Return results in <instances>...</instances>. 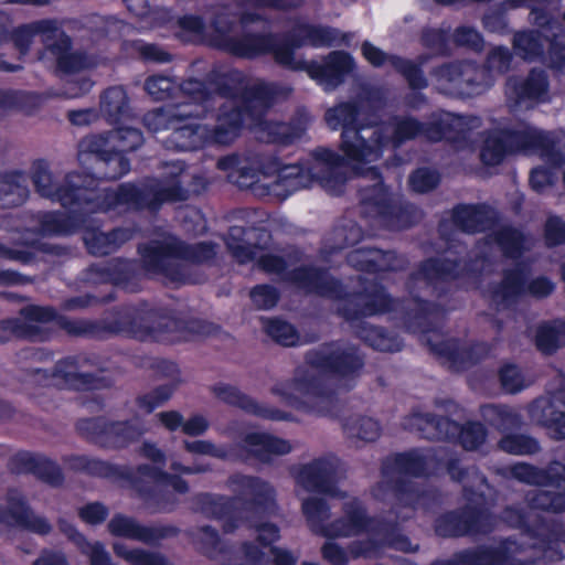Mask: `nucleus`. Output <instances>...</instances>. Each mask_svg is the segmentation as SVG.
Instances as JSON below:
<instances>
[{"mask_svg": "<svg viewBox=\"0 0 565 565\" xmlns=\"http://www.w3.org/2000/svg\"><path fill=\"white\" fill-rule=\"evenodd\" d=\"M382 428L379 422L369 416L355 415L344 424L347 437L356 446L375 441L381 435Z\"/></svg>", "mask_w": 565, "mask_h": 565, "instance_id": "obj_40", "label": "nucleus"}, {"mask_svg": "<svg viewBox=\"0 0 565 565\" xmlns=\"http://www.w3.org/2000/svg\"><path fill=\"white\" fill-rule=\"evenodd\" d=\"M132 237L129 230L118 228L109 233L99 230H86L84 242L90 254L103 256L115 252L121 244Z\"/></svg>", "mask_w": 565, "mask_h": 565, "instance_id": "obj_38", "label": "nucleus"}, {"mask_svg": "<svg viewBox=\"0 0 565 565\" xmlns=\"http://www.w3.org/2000/svg\"><path fill=\"white\" fill-rule=\"evenodd\" d=\"M554 287V284L544 276L536 277L526 285L524 270L518 267L504 274L501 285L490 291V297L498 307H505L523 294L536 298L546 297L553 292Z\"/></svg>", "mask_w": 565, "mask_h": 565, "instance_id": "obj_23", "label": "nucleus"}, {"mask_svg": "<svg viewBox=\"0 0 565 565\" xmlns=\"http://www.w3.org/2000/svg\"><path fill=\"white\" fill-rule=\"evenodd\" d=\"M499 448L511 455H531L539 450V444L525 435H507L499 441Z\"/></svg>", "mask_w": 565, "mask_h": 565, "instance_id": "obj_62", "label": "nucleus"}, {"mask_svg": "<svg viewBox=\"0 0 565 565\" xmlns=\"http://www.w3.org/2000/svg\"><path fill=\"white\" fill-rule=\"evenodd\" d=\"M266 333L281 345L291 347L298 343L299 337L295 328L278 319H268L264 321Z\"/></svg>", "mask_w": 565, "mask_h": 565, "instance_id": "obj_60", "label": "nucleus"}, {"mask_svg": "<svg viewBox=\"0 0 565 565\" xmlns=\"http://www.w3.org/2000/svg\"><path fill=\"white\" fill-rule=\"evenodd\" d=\"M381 126L386 128V130H384V136H387L390 145H393L394 147L399 146L406 140L413 139L418 135H424L427 138V129L436 128L431 125V119L426 125H422L411 117L397 118L392 125Z\"/></svg>", "mask_w": 565, "mask_h": 565, "instance_id": "obj_39", "label": "nucleus"}, {"mask_svg": "<svg viewBox=\"0 0 565 565\" xmlns=\"http://www.w3.org/2000/svg\"><path fill=\"white\" fill-rule=\"evenodd\" d=\"M454 220L463 232L473 233L484 230L490 217L483 206L463 205L455 210Z\"/></svg>", "mask_w": 565, "mask_h": 565, "instance_id": "obj_48", "label": "nucleus"}, {"mask_svg": "<svg viewBox=\"0 0 565 565\" xmlns=\"http://www.w3.org/2000/svg\"><path fill=\"white\" fill-rule=\"evenodd\" d=\"M459 267L454 260L430 259L423 265L422 270L413 277V281L418 285L430 286L435 280H446L458 275L456 268Z\"/></svg>", "mask_w": 565, "mask_h": 565, "instance_id": "obj_43", "label": "nucleus"}, {"mask_svg": "<svg viewBox=\"0 0 565 565\" xmlns=\"http://www.w3.org/2000/svg\"><path fill=\"white\" fill-rule=\"evenodd\" d=\"M85 363L86 360L76 358L62 360L54 366L53 377H61L66 382L81 380L84 385L97 387L96 376L85 370Z\"/></svg>", "mask_w": 565, "mask_h": 565, "instance_id": "obj_47", "label": "nucleus"}, {"mask_svg": "<svg viewBox=\"0 0 565 565\" xmlns=\"http://www.w3.org/2000/svg\"><path fill=\"white\" fill-rule=\"evenodd\" d=\"M35 35H40L41 42L44 45V52L40 55V60H46L49 57V53L54 46L55 40L65 41L63 30L55 21H36L18 29L14 33V45L22 55L29 52Z\"/></svg>", "mask_w": 565, "mask_h": 565, "instance_id": "obj_29", "label": "nucleus"}, {"mask_svg": "<svg viewBox=\"0 0 565 565\" xmlns=\"http://www.w3.org/2000/svg\"><path fill=\"white\" fill-rule=\"evenodd\" d=\"M431 76L439 92L455 96L478 95L492 86L491 76L467 61L443 64L433 71Z\"/></svg>", "mask_w": 565, "mask_h": 565, "instance_id": "obj_18", "label": "nucleus"}, {"mask_svg": "<svg viewBox=\"0 0 565 565\" xmlns=\"http://www.w3.org/2000/svg\"><path fill=\"white\" fill-rule=\"evenodd\" d=\"M258 545L252 542H245L242 545V564L241 565H270V559L265 550L268 548L270 555L274 558L275 565H294L297 561V556L291 552L277 547H269V545H263L257 539Z\"/></svg>", "mask_w": 565, "mask_h": 565, "instance_id": "obj_35", "label": "nucleus"}, {"mask_svg": "<svg viewBox=\"0 0 565 565\" xmlns=\"http://www.w3.org/2000/svg\"><path fill=\"white\" fill-rule=\"evenodd\" d=\"M499 377L502 388L511 394L521 392L534 382L533 377L527 376L514 364L502 366Z\"/></svg>", "mask_w": 565, "mask_h": 565, "instance_id": "obj_54", "label": "nucleus"}, {"mask_svg": "<svg viewBox=\"0 0 565 565\" xmlns=\"http://www.w3.org/2000/svg\"><path fill=\"white\" fill-rule=\"evenodd\" d=\"M514 150L539 151L553 166L565 164L563 156L554 151L553 136L524 122L514 129L490 131L483 140L480 158L484 164L497 166Z\"/></svg>", "mask_w": 565, "mask_h": 565, "instance_id": "obj_15", "label": "nucleus"}, {"mask_svg": "<svg viewBox=\"0 0 565 565\" xmlns=\"http://www.w3.org/2000/svg\"><path fill=\"white\" fill-rule=\"evenodd\" d=\"M8 511L0 507V524H13L39 534L51 532V524L42 516L35 515L18 490L8 492Z\"/></svg>", "mask_w": 565, "mask_h": 565, "instance_id": "obj_26", "label": "nucleus"}, {"mask_svg": "<svg viewBox=\"0 0 565 565\" xmlns=\"http://www.w3.org/2000/svg\"><path fill=\"white\" fill-rule=\"evenodd\" d=\"M28 194V178L22 171L0 173V200L13 195L11 203L20 205L26 200Z\"/></svg>", "mask_w": 565, "mask_h": 565, "instance_id": "obj_49", "label": "nucleus"}, {"mask_svg": "<svg viewBox=\"0 0 565 565\" xmlns=\"http://www.w3.org/2000/svg\"><path fill=\"white\" fill-rule=\"evenodd\" d=\"M452 479L463 482L465 497L468 504L460 512H451L436 521L435 531L444 537L466 534H481L492 531L495 520L489 514L484 501L489 487L476 469L463 470L458 462L447 465Z\"/></svg>", "mask_w": 565, "mask_h": 565, "instance_id": "obj_10", "label": "nucleus"}, {"mask_svg": "<svg viewBox=\"0 0 565 565\" xmlns=\"http://www.w3.org/2000/svg\"><path fill=\"white\" fill-rule=\"evenodd\" d=\"M392 301L384 290L377 286H372L364 294L351 296L349 306L354 308H343V315L348 319H354L360 316H373L391 309Z\"/></svg>", "mask_w": 565, "mask_h": 565, "instance_id": "obj_32", "label": "nucleus"}, {"mask_svg": "<svg viewBox=\"0 0 565 565\" xmlns=\"http://www.w3.org/2000/svg\"><path fill=\"white\" fill-rule=\"evenodd\" d=\"M548 82L545 72L534 68L526 78L510 77L505 86V95L511 108H531L535 103L545 100Z\"/></svg>", "mask_w": 565, "mask_h": 565, "instance_id": "obj_24", "label": "nucleus"}, {"mask_svg": "<svg viewBox=\"0 0 565 565\" xmlns=\"http://www.w3.org/2000/svg\"><path fill=\"white\" fill-rule=\"evenodd\" d=\"M513 55L505 46H495L490 50L483 68L493 81L495 75H502L511 68Z\"/></svg>", "mask_w": 565, "mask_h": 565, "instance_id": "obj_61", "label": "nucleus"}, {"mask_svg": "<svg viewBox=\"0 0 565 565\" xmlns=\"http://www.w3.org/2000/svg\"><path fill=\"white\" fill-rule=\"evenodd\" d=\"M362 54L375 67L392 66L407 79L409 86L414 89H422L427 86V79L422 71L409 60H404L396 55H387L367 41L362 44Z\"/></svg>", "mask_w": 565, "mask_h": 565, "instance_id": "obj_28", "label": "nucleus"}, {"mask_svg": "<svg viewBox=\"0 0 565 565\" xmlns=\"http://www.w3.org/2000/svg\"><path fill=\"white\" fill-rule=\"evenodd\" d=\"M72 466L76 469L87 470L89 473L106 478L127 477L132 479L135 488L145 495H156L163 489L171 487L179 493L188 491V484L184 480L170 476L160 468L147 465L140 466L134 477L127 469L109 465L105 461L89 459L87 457H76L73 459Z\"/></svg>", "mask_w": 565, "mask_h": 565, "instance_id": "obj_16", "label": "nucleus"}, {"mask_svg": "<svg viewBox=\"0 0 565 565\" xmlns=\"http://www.w3.org/2000/svg\"><path fill=\"white\" fill-rule=\"evenodd\" d=\"M100 111L111 124H119L132 117L127 92L121 86L107 88L100 96Z\"/></svg>", "mask_w": 565, "mask_h": 565, "instance_id": "obj_37", "label": "nucleus"}, {"mask_svg": "<svg viewBox=\"0 0 565 565\" xmlns=\"http://www.w3.org/2000/svg\"><path fill=\"white\" fill-rule=\"evenodd\" d=\"M182 86H175L173 81L163 75H153L146 79L145 82V90L156 100H163L173 95L175 90L179 92L181 97L183 98V102H191L188 97L180 90V87Z\"/></svg>", "mask_w": 565, "mask_h": 565, "instance_id": "obj_53", "label": "nucleus"}, {"mask_svg": "<svg viewBox=\"0 0 565 565\" xmlns=\"http://www.w3.org/2000/svg\"><path fill=\"white\" fill-rule=\"evenodd\" d=\"M41 104V97L31 92L0 89V110L31 114Z\"/></svg>", "mask_w": 565, "mask_h": 565, "instance_id": "obj_46", "label": "nucleus"}, {"mask_svg": "<svg viewBox=\"0 0 565 565\" xmlns=\"http://www.w3.org/2000/svg\"><path fill=\"white\" fill-rule=\"evenodd\" d=\"M363 360L349 344H328L307 354L306 364L298 367L294 377L279 382L271 392L295 409L316 415H328L334 406L333 395L323 384L324 373L340 377L358 374Z\"/></svg>", "mask_w": 565, "mask_h": 565, "instance_id": "obj_5", "label": "nucleus"}, {"mask_svg": "<svg viewBox=\"0 0 565 565\" xmlns=\"http://www.w3.org/2000/svg\"><path fill=\"white\" fill-rule=\"evenodd\" d=\"M431 125L427 129V138L433 141L448 139L459 141L481 127V119L476 116H460L452 113L439 111L431 116Z\"/></svg>", "mask_w": 565, "mask_h": 565, "instance_id": "obj_25", "label": "nucleus"}, {"mask_svg": "<svg viewBox=\"0 0 565 565\" xmlns=\"http://www.w3.org/2000/svg\"><path fill=\"white\" fill-rule=\"evenodd\" d=\"M102 135L109 138L111 148L121 152L135 150L143 142L142 134L131 127H120L115 131Z\"/></svg>", "mask_w": 565, "mask_h": 565, "instance_id": "obj_56", "label": "nucleus"}, {"mask_svg": "<svg viewBox=\"0 0 565 565\" xmlns=\"http://www.w3.org/2000/svg\"><path fill=\"white\" fill-rule=\"evenodd\" d=\"M64 42L55 40L54 46L49 53L46 60H52L57 67L66 73L79 72L97 65L95 58L87 56L82 52L71 51V40L63 31Z\"/></svg>", "mask_w": 565, "mask_h": 565, "instance_id": "obj_33", "label": "nucleus"}, {"mask_svg": "<svg viewBox=\"0 0 565 565\" xmlns=\"http://www.w3.org/2000/svg\"><path fill=\"white\" fill-rule=\"evenodd\" d=\"M511 6H531V21L540 30H524L514 33L512 46L518 56L524 61H535L544 53L548 41L550 65L557 70L565 67V34L551 15L550 9L543 7L546 0H509Z\"/></svg>", "mask_w": 565, "mask_h": 565, "instance_id": "obj_11", "label": "nucleus"}, {"mask_svg": "<svg viewBox=\"0 0 565 565\" xmlns=\"http://www.w3.org/2000/svg\"><path fill=\"white\" fill-rule=\"evenodd\" d=\"M455 438L459 439L465 449L475 450L484 444L487 431L479 423H468L463 427L459 426V431Z\"/></svg>", "mask_w": 565, "mask_h": 565, "instance_id": "obj_64", "label": "nucleus"}, {"mask_svg": "<svg viewBox=\"0 0 565 565\" xmlns=\"http://www.w3.org/2000/svg\"><path fill=\"white\" fill-rule=\"evenodd\" d=\"M15 459L21 462L22 470L32 471L47 483L58 484L62 481L60 468L46 458L22 452Z\"/></svg>", "mask_w": 565, "mask_h": 565, "instance_id": "obj_44", "label": "nucleus"}, {"mask_svg": "<svg viewBox=\"0 0 565 565\" xmlns=\"http://www.w3.org/2000/svg\"><path fill=\"white\" fill-rule=\"evenodd\" d=\"M565 345V319L541 326L536 332V347L544 353H552Z\"/></svg>", "mask_w": 565, "mask_h": 565, "instance_id": "obj_51", "label": "nucleus"}, {"mask_svg": "<svg viewBox=\"0 0 565 565\" xmlns=\"http://www.w3.org/2000/svg\"><path fill=\"white\" fill-rule=\"evenodd\" d=\"M230 487L238 501L231 510L224 511L226 502L214 503L213 513L223 520V529L231 533L246 524L254 529L257 540L269 545L279 539V529L274 523L262 522V515L275 507L276 490L274 486L259 477L236 475L230 479Z\"/></svg>", "mask_w": 565, "mask_h": 565, "instance_id": "obj_8", "label": "nucleus"}, {"mask_svg": "<svg viewBox=\"0 0 565 565\" xmlns=\"http://www.w3.org/2000/svg\"><path fill=\"white\" fill-rule=\"evenodd\" d=\"M79 149L81 162H93L95 177L111 180L129 171V161L121 151L111 148L107 136H88L81 141Z\"/></svg>", "mask_w": 565, "mask_h": 565, "instance_id": "obj_22", "label": "nucleus"}, {"mask_svg": "<svg viewBox=\"0 0 565 565\" xmlns=\"http://www.w3.org/2000/svg\"><path fill=\"white\" fill-rule=\"evenodd\" d=\"M406 429L419 433L427 439H451L459 431V425L448 418H438L429 414L415 413L405 418Z\"/></svg>", "mask_w": 565, "mask_h": 565, "instance_id": "obj_31", "label": "nucleus"}, {"mask_svg": "<svg viewBox=\"0 0 565 565\" xmlns=\"http://www.w3.org/2000/svg\"><path fill=\"white\" fill-rule=\"evenodd\" d=\"M81 429L87 430V433L96 434V429L100 430L98 436L100 443L114 447H125L131 441L139 438L145 428L137 424L128 423H111L103 425L98 420H87L81 425Z\"/></svg>", "mask_w": 565, "mask_h": 565, "instance_id": "obj_30", "label": "nucleus"}, {"mask_svg": "<svg viewBox=\"0 0 565 565\" xmlns=\"http://www.w3.org/2000/svg\"><path fill=\"white\" fill-rule=\"evenodd\" d=\"M108 531L115 536L151 543L163 536L161 531L156 527L143 526L134 518L116 514L108 522Z\"/></svg>", "mask_w": 565, "mask_h": 565, "instance_id": "obj_36", "label": "nucleus"}, {"mask_svg": "<svg viewBox=\"0 0 565 565\" xmlns=\"http://www.w3.org/2000/svg\"><path fill=\"white\" fill-rule=\"evenodd\" d=\"M483 418L499 430H509L521 425V416L504 405H486L481 409Z\"/></svg>", "mask_w": 565, "mask_h": 565, "instance_id": "obj_50", "label": "nucleus"}, {"mask_svg": "<svg viewBox=\"0 0 565 565\" xmlns=\"http://www.w3.org/2000/svg\"><path fill=\"white\" fill-rule=\"evenodd\" d=\"M284 167L296 168L295 179L303 183L292 189V193L318 183L326 191L338 194L347 181L343 172L344 159L333 150L326 148L315 150L310 159L302 166L290 164Z\"/></svg>", "mask_w": 565, "mask_h": 565, "instance_id": "obj_17", "label": "nucleus"}, {"mask_svg": "<svg viewBox=\"0 0 565 565\" xmlns=\"http://www.w3.org/2000/svg\"><path fill=\"white\" fill-rule=\"evenodd\" d=\"M349 263L361 270H396L401 268V260L393 252H383L372 248H359L348 256Z\"/></svg>", "mask_w": 565, "mask_h": 565, "instance_id": "obj_34", "label": "nucleus"}, {"mask_svg": "<svg viewBox=\"0 0 565 565\" xmlns=\"http://www.w3.org/2000/svg\"><path fill=\"white\" fill-rule=\"evenodd\" d=\"M215 255L211 243L183 245L175 237L168 236L161 242H152L141 249L143 264L148 271L162 275L171 282H196L190 275V263H201Z\"/></svg>", "mask_w": 565, "mask_h": 565, "instance_id": "obj_13", "label": "nucleus"}, {"mask_svg": "<svg viewBox=\"0 0 565 565\" xmlns=\"http://www.w3.org/2000/svg\"><path fill=\"white\" fill-rule=\"evenodd\" d=\"M437 462L439 460L430 450H415L398 455L395 459V468L403 475L420 476L433 471Z\"/></svg>", "mask_w": 565, "mask_h": 565, "instance_id": "obj_41", "label": "nucleus"}, {"mask_svg": "<svg viewBox=\"0 0 565 565\" xmlns=\"http://www.w3.org/2000/svg\"><path fill=\"white\" fill-rule=\"evenodd\" d=\"M113 548L117 556L130 565H169L168 561L159 554L147 553L138 548L130 550L122 543H115Z\"/></svg>", "mask_w": 565, "mask_h": 565, "instance_id": "obj_57", "label": "nucleus"}, {"mask_svg": "<svg viewBox=\"0 0 565 565\" xmlns=\"http://www.w3.org/2000/svg\"><path fill=\"white\" fill-rule=\"evenodd\" d=\"M180 90L191 102H181L163 108H157L147 113L143 117L145 126L154 132L172 129L175 124L191 116H203L206 113V106L202 105L210 100L207 85L198 79H188L182 83Z\"/></svg>", "mask_w": 565, "mask_h": 565, "instance_id": "obj_19", "label": "nucleus"}, {"mask_svg": "<svg viewBox=\"0 0 565 565\" xmlns=\"http://www.w3.org/2000/svg\"><path fill=\"white\" fill-rule=\"evenodd\" d=\"M120 329L140 340H175L181 323L166 310L141 305L128 309L120 318Z\"/></svg>", "mask_w": 565, "mask_h": 565, "instance_id": "obj_21", "label": "nucleus"}, {"mask_svg": "<svg viewBox=\"0 0 565 565\" xmlns=\"http://www.w3.org/2000/svg\"><path fill=\"white\" fill-rule=\"evenodd\" d=\"M169 171L164 179L152 181L145 186L122 184L116 190H97L92 175L71 173L63 184H57L47 164L38 161L32 168V180L36 191L45 198L58 201L63 206H82L86 212L120 210L128 207L158 209L164 202L183 201L188 191L179 179L183 173V164L173 162L167 167Z\"/></svg>", "mask_w": 565, "mask_h": 565, "instance_id": "obj_4", "label": "nucleus"}, {"mask_svg": "<svg viewBox=\"0 0 565 565\" xmlns=\"http://www.w3.org/2000/svg\"><path fill=\"white\" fill-rule=\"evenodd\" d=\"M228 181L239 189L250 190L255 196L286 199L292 189L301 185L295 179L296 168L281 167L277 159L259 154L228 156L217 162Z\"/></svg>", "mask_w": 565, "mask_h": 565, "instance_id": "obj_9", "label": "nucleus"}, {"mask_svg": "<svg viewBox=\"0 0 565 565\" xmlns=\"http://www.w3.org/2000/svg\"><path fill=\"white\" fill-rule=\"evenodd\" d=\"M244 236L245 230L243 227L233 226L226 237L227 248L239 263L244 264L257 257L258 267L268 274L280 275L284 279L308 291H316L330 297L337 296L338 282L327 273L305 267L289 269L290 265L278 256L271 254L258 256L256 247L247 244Z\"/></svg>", "mask_w": 565, "mask_h": 565, "instance_id": "obj_12", "label": "nucleus"}, {"mask_svg": "<svg viewBox=\"0 0 565 565\" xmlns=\"http://www.w3.org/2000/svg\"><path fill=\"white\" fill-rule=\"evenodd\" d=\"M437 354L447 358L456 369L465 367L473 360V351L460 347L455 341L441 343L434 349Z\"/></svg>", "mask_w": 565, "mask_h": 565, "instance_id": "obj_63", "label": "nucleus"}, {"mask_svg": "<svg viewBox=\"0 0 565 565\" xmlns=\"http://www.w3.org/2000/svg\"><path fill=\"white\" fill-rule=\"evenodd\" d=\"M511 476L524 483L539 484L525 497V508L508 507L501 519L511 527L521 529L520 540L507 539L498 548L481 547L468 552L470 565H533L563 559L558 544L565 543V527L545 523L540 512L565 511V466L554 462L546 471L519 462L510 468Z\"/></svg>", "mask_w": 565, "mask_h": 565, "instance_id": "obj_2", "label": "nucleus"}, {"mask_svg": "<svg viewBox=\"0 0 565 565\" xmlns=\"http://www.w3.org/2000/svg\"><path fill=\"white\" fill-rule=\"evenodd\" d=\"M218 34L217 44L228 52L242 56L254 57L264 53H273L275 61L291 70L306 71L324 90L339 86L345 74L353 70V58L344 52H332L322 62H305L297 60L290 46L273 35L244 34L236 39L231 34L232 24L218 18L214 23Z\"/></svg>", "mask_w": 565, "mask_h": 565, "instance_id": "obj_7", "label": "nucleus"}, {"mask_svg": "<svg viewBox=\"0 0 565 565\" xmlns=\"http://www.w3.org/2000/svg\"><path fill=\"white\" fill-rule=\"evenodd\" d=\"M183 446L188 452L193 455L210 456L227 461L255 458L265 463L292 450L289 440L265 431H248L234 444L217 445L211 440L200 439L184 440Z\"/></svg>", "mask_w": 565, "mask_h": 565, "instance_id": "obj_14", "label": "nucleus"}, {"mask_svg": "<svg viewBox=\"0 0 565 565\" xmlns=\"http://www.w3.org/2000/svg\"><path fill=\"white\" fill-rule=\"evenodd\" d=\"M207 92L210 100L202 104L206 106V111L211 106H218L213 129L191 121L200 116L186 117L172 127L167 140L168 148L194 150L209 142L227 145L235 140L244 124L252 126L257 138L268 142L289 143L305 131V127L292 128L288 124L262 119L266 108L290 94L291 88L286 85L259 79L245 81L238 72L226 75L215 73L209 76Z\"/></svg>", "mask_w": 565, "mask_h": 565, "instance_id": "obj_1", "label": "nucleus"}, {"mask_svg": "<svg viewBox=\"0 0 565 565\" xmlns=\"http://www.w3.org/2000/svg\"><path fill=\"white\" fill-rule=\"evenodd\" d=\"M360 116V107L355 102H343L326 111L324 120L332 130L355 129Z\"/></svg>", "mask_w": 565, "mask_h": 565, "instance_id": "obj_45", "label": "nucleus"}, {"mask_svg": "<svg viewBox=\"0 0 565 565\" xmlns=\"http://www.w3.org/2000/svg\"><path fill=\"white\" fill-rule=\"evenodd\" d=\"M339 31L330 28L312 26L309 24H298L291 35L296 46L311 44L315 46L333 45L338 42Z\"/></svg>", "mask_w": 565, "mask_h": 565, "instance_id": "obj_42", "label": "nucleus"}, {"mask_svg": "<svg viewBox=\"0 0 565 565\" xmlns=\"http://www.w3.org/2000/svg\"><path fill=\"white\" fill-rule=\"evenodd\" d=\"M360 338L380 351H398L401 342L397 338L386 334L382 329L373 326H363L359 332Z\"/></svg>", "mask_w": 565, "mask_h": 565, "instance_id": "obj_55", "label": "nucleus"}, {"mask_svg": "<svg viewBox=\"0 0 565 565\" xmlns=\"http://www.w3.org/2000/svg\"><path fill=\"white\" fill-rule=\"evenodd\" d=\"M195 536L201 544V548L209 557L217 558L218 556L224 555L228 561L232 559L226 546L221 542L217 532L211 526L200 527L196 531Z\"/></svg>", "mask_w": 565, "mask_h": 565, "instance_id": "obj_59", "label": "nucleus"}, {"mask_svg": "<svg viewBox=\"0 0 565 565\" xmlns=\"http://www.w3.org/2000/svg\"><path fill=\"white\" fill-rule=\"evenodd\" d=\"M373 495L380 500H384L388 497H396L399 503H408L414 500L413 491L397 487L393 482L391 471L387 467L384 468L382 481L373 489Z\"/></svg>", "mask_w": 565, "mask_h": 565, "instance_id": "obj_58", "label": "nucleus"}, {"mask_svg": "<svg viewBox=\"0 0 565 565\" xmlns=\"http://www.w3.org/2000/svg\"><path fill=\"white\" fill-rule=\"evenodd\" d=\"M384 130L386 128L379 125L359 124L355 129L342 131L340 148L344 156L342 158L344 163L358 173H367L373 182L369 184L366 180H361L358 184L364 207L373 216L380 217L385 226L399 230L412 223L408 211L391 203L388 194L382 186L381 178L372 166L380 160L390 146Z\"/></svg>", "mask_w": 565, "mask_h": 565, "instance_id": "obj_6", "label": "nucleus"}, {"mask_svg": "<svg viewBox=\"0 0 565 565\" xmlns=\"http://www.w3.org/2000/svg\"><path fill=\"white\" fill-rule=\"evenodd\" d=\"M530 419L555 440L565 439V374L557 373L546 394L527 405Z\"/></svg>", "mask_w": 565, "mask_h": 565, "instance_id": "obj_20", "label": "nucleus"}, {"mask_svg": "<svg viewBox=\"0 0 565 565\" xmlns=\"http://www.w3.org/2000/svg\"><path fill=\"white\" fill-rule=\"evenodd\" d=\"M210 391L218 401L239 407L248 414L271 420H284L289 417L280 409L255 402L231 384L218 382L211 385Z\"/></svg>", "mask_w": 565, "mask_h": 565, "instance_id": "obj_27", "label": "nucleus"}, {"mask_svg": "<svg viewBox=\"0 0 565 565\" xmlns=\"http://www.w3.org/2000/svg\"><path fill=\"white\" fill-rule=\"evenodd\" d=\"M494 241L500 249L511 257H516L523 249H527L531 244L529 238L511 227L500 228L495 233Z\"/></svg>", "mask_w": 565, "mask_h": 565, "instance_id": "obj_52", "label": "nucleus"}, {"mask_svg": "<svg viewBox=\"0 0 565 565\" xmlns=\"http://www.w3.org/2000/svg\"><path fill=\"white\" fill-rule=\"evenodd\" d=\"M340 461L328 456L301 466L295 475L296 494L301 500V510L310 530L328 539L349 537L364 531L371 534V540L360 546L353 543L351 554L356 557L375 553L380 547L388 545L403 552L414 551L407 537L394 535L387 525H379L367 520L361 503L350 499L344 503V518L327 523L330 519V508L324 500L306 497V493H324L330 497H341L342 492L333 484Z\"/></svg>", "mask_w": 565, "mask_h": 565, "instance_id": "obj_3", "label": "nucleus"}]
</instances>
